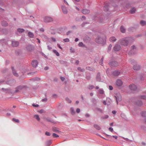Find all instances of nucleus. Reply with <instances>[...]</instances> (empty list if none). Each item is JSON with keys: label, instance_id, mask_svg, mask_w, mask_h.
Masks as SVG:
<instances>
[{"label": "nucleus", "instance_id": "e2e57ef3", "mask_svg": "<svg viewBox=\"0 0 146 146\" xmlns=\"http://www.w3.org/2000/svg\"><path fill=\"white\" fill-rule=\"evenodd\" d=\"M60 78L62 81H64L65 79V78L62 77H60Z\"/></svg>", "mask_w": 146, "mask_h": 146}, {"label": "nucleus", "instance_id": "4468645a", "mask_svg": "<svg viewBox=\"0 0 146 146\" xmlns=\"http://www.w3.org/2000/svg\"><path fill=\"white\" fill-rule=\"evenodd\" d=\"M26 49L29 51H31L34 48V47L31 45H29L27 46Z\"/></svg>", "mask_w": 146, "mask_h": 146}, {"label": "nucleus", "instance_id": "c85d7f7f", "mask_svg": "<svg viewBox=\"0 0 146 146\" xmlns=\"http://www.w3.org/2000/svg\"><path fill=\"white\" fill-rule=\"evenodd\" d=\"M135 9L134 8H133L130 10V12L131 14H133L135 13Z\"/></svg>", "mask_w": 146, "mask_h": 146}, {"label": "nucleus", "instance_id": "e433bc0d", "mask_svg": "<svg viewBox=\"0 0 146 146\" xmlns=\"http://www.w3.org/2000/svg\"><path fill=\"white\" fill-rule=\"evenodd\" d=\"M77 69L80 72H84L85 71V69L84 68H82L80 67H78Z\"/></svg>", "mask_w": 146, "mask_h": 146}, {"label": "nucleus", "instance_id": "680f3d73", "mask_svg": "<svg viewBox=\"0 0 146 146\" xmlns=\"http://www.w3.org/2000/svg\"><path fill=\"white\" fill-rule=\"evenodd\" d=\"M80 111V110L79 108H77L76 110V112L77 113H79Z\"/></svg>", "mask_w": 146, "mask_h": 146}, {"label": "nucleus", "instance_id": "3c124183", "mask_svg": "<svg viewBox=\"0 0 146 146\" xmlns=\"http://www.w3.org/2000/svg\"><path fill=\"white\" fill-rule=\"evenodd\" d=\"M60 63H61L62 64H65L66 63V62L63 60H60Z\"/></svg>", "mask_w": 146, "mask_h": 146}, {"label": "nucleus", "instance_id": "b1692460", "mask_svg": "<svg viewBox=\"0 0 146 146\" xmlns=\"http://www.w3.org/2000/svg\"><path fill=\"white\" fill-rule=\"evenodd\" d=\"M121 31L122 33H125V29L123 26H121L120 27Z\"/></svg>", "mask_w": 146, "mask_h": 146}, {"label": "nucleus", "instance_id": "9b49d317", "mask_svg": "<svg viewBox=\"0 0 146 146\" xmlns=\"http://www.w3.org/2000/svg\"><path fill=\"white\" fill-rule=\"evenodd\" d=\"M122 83H123L121 80L119 79L117 80L116 82V85L118 86H121Z\"/></svg>", "mask_w": 146, "mask_h": 146}, {"label": "nucleus", "instance_id": "79ce46f5", "mask_svg": "<svg viewBox=\"0 0 146 146\" xmlns=\"http://www.w3.org/2000/svg\"><path fill=\"white\" fill-rule=\"evenodd\" d=\"M141 115L143 117H146V111H143L141 113Z\"/></svg>", "mask_w": 146, "mask_h": 146}, {"label": "nucleus", "instance_id": "7c9ffc66", "mask_svg": "<svg viewBox=\"0 0 146 146\" xmlns=\"http://www.w3.org/2000/svg\"><path fill=\"white\" fill-rule=\"evenodd\" d=\"M28 35L30 38H33L34 37V35L33 33L30 32H29L28 33Z\"/></svg>", "mask_w": 146, "mask_h": 146}, {"label": "nucleus", "instance_id": "473e14b6", "mask_svg": "<svg viewBox=\"0 0 146 146\" xmlns=\"http://www.w3.org/2000/svg\"><path fill=\"white\" fill-rule=\"evenodd\" d=\"M108 7L109 6L108 5H106L104 6V11H108Z\"/></svg>", "mask_w": 146, "mask_h": 146}, {"label": "nucleus", "instance_id": "6e6d98bb", "mask_svg": "<svg viewBox=\"0 0 146 146\" xmlns=\"http://www.w3.org/2000/svg\"><path fill=\"white\" fill-rule=\"evenodd\" d=\"M63 40L64 42H69L70 41V40L68 38H66L64 39Z\"/></svg>", "mask_w": 146, "mask_h": 146}, {"label": "nucleus", "instance_id": "a18cd8bd", "mask_svg": "<svg viewBox=\"0 0 146 146\" xmlns=\"http://www.w3.org/2000/svg\"><path fill=\"white\" fill-rule=\"evenodd\" d=\"M52 136L53 137L55 138L58 137H59V135L55 133H53Z\"/></svg>", "mask_w": 146, "mask_h": 146}, {"label": "nucleus", "instance_id": "864d4df0", "mask_svg": "<svg viewBox=\"0 0 146 146\" xmlns=\"http://www.w3.org/2000/svg\"><path fill=\"white\" fill-rule=\"evenodd\" d=\"M141 98L142 99L146 100V96L142 95L141 96Z\"/></svg>", "mask_w": 146, "mask_h": 146}, {"label": "nucleus", "instance_id": "bf43d9fd", "mask_svg": "<svg viewBox=\"0 0 146 146\" xmlns=\"http://www.w3.org/2000/svg\"><path fill=\"white\" fill-rule=\"evenodd\" d=\"M39 112L40 113H42L45 112V111L42 109L40 110Z\"/></svg>", "mask_w": 146, "mask_h": 146}, {"label": "nucleus", "instance_id": "2f4dec72", "mask_svg": "<svg viewBox=\"0 0 146 146\" xmlns=\"http://www.w3.org/2000/svg\"><path fill=\"white\" fill-rule=\"evenodd\" d=\"M140 24L142 26H144L146 25V23L145 21L143 20L141 21Z\"/></svg>", "mask_w": 146, "mask_h": 146}, {"label": "nucleus", "instance_id": "dca6fc26", "mask_svg": "<svg viewBox=\"0 0 146 146\" xmlns=\"http://www.w3.org/2000/svg\"><path fill=\"white\" fill-rule=\"evenodd\" d=\"M120 74V72L118 70H115L113 72V74L115 76H117Z\"/></svg>", "mask_w": 146, "mask_h": 146}, {"label": "nucleus", "instance_id": "69168bd1", "mask_svg": "<svg viewBox=\"0 0 146 146\" xmlns=\"http://www.w3.org/2000/svg\"><path fill=\"white\" fill-rule=\"evenodd\" d=\"M109 89L110 90H112L113 89V87L111 86H109Z\"/></svg>", "mask_w": 146, "mask_h": 146}, {"label": "nucleus", "instance_id": "a19ab883", "mask_svg": "<svg viewBox=\"0 0 146 146\" xmlns=\"http://www.w3.org/2000/svg\"><path fill=\"white\" fill-rule=\"evenodd\" d=\"M94 86L92 85H89L88 87V88L89 90H92L94 88Z\"/></svg>", "mask_w": 146, "mask_h": 146}, {"label": "nucleus", "instance_id": "ddd939ff", "mask_svg": "<svg viewBox=\"0 0 146 146\" xmlns=\"http://www.w3.org/2000/svg\"><path fill=\"white\" fill-rule=\"evenodd\" d=\"M90 10L87 9H83L82 11V13L84 14H88L90 13Z\"/></svg>", "mask_w": 146, "mask_h": 146}, {"label": "nucleus", "instance_id": "2eb2a0df", "mask_svg": "<svg viewBox=\"0 0 146 146\" xmlns=\"http://www.w3.org/2000/svg\"><path fill=\"white\" fill-rule=\"evenodd\" d=\"M140 66L139 65L137 64L134 65L133 66V69L135 70H138L140 69Z\"/></svg>", "mask_w": 146, "mask_h": 146}, {"label": "nucleus", "instance_id": "6e6552de", "mask_svg": "<svg viewBox=\"0 0 146 146\" xmlns=\"http://www.w3.org/2000/svg\"><path fill=\"white\" fill-rule=\"evenodd\" d=\"M121 48L120 46L117 44H115L113 48V50L115 51H118Z\"/></svg>", "mask_w": 146, "mask_h": 146}, {"label": "nucleus", "instance_id": "bb28decb", "mask_svg": "<svg viewBox=\"0 0 146 146\" xmlns=\"http://www.w3.org/2000/svg\"><path fill=\"white\" fill-rule=\"evenodd\" d=\"M94 126L96 129L98 130H100L101 129L100 127L97 124H94Z\"/></svg>", "mask_w": 146, "mask_h": 146}, {"label": "nucleus", "instance_id": "338daca9", "mask_svg": "<svg viewBox=\"0 0 146 146\" xmlns=\"http://www.w3.org/2000/svg\"><path fill=\"white\" fill-rule=\"evenodd\" d=\"M32 106H33V107H37L39 105H38V104H36V105H35L34 104H32Z\"/></svg>", "mask_w": 146, "mask_h": 146}, {"label": "nucleus", "instance_id": "4d7b16f0", "mask_svg": "<svg viewBox=\"0 0 146 146\" xmlns=\"http://www.w3.org/2000/svg\"><path fill=\"white\" fill-rule=\"evenodd\" d=\"M96 109L98 111H100L101 113H102L103 112V110L101 109L98 108H96Z\"/></svg>", "mask_w": 146, "mask_h": 146}, {"label": "nucleus", "instance_id": "f3484780", "mask_svg": "<svg viewBox=\"0 0 146 146\" xmlns=\"http://www.w3.org/2000/svg\"><path fill=\"white\" fill-rule=\"evenodd\" d=\"M104 134L106 136L109 137V139H111V137H112L113 138H115V139H117V136L116 135H113L112 136H111V135H108L105 133H104Z\"/></svg>", "mask_w": 146, "mask_h": 146}, {"label": "nucleus", "instance_id": "f704fd0d", "mask_svg": "<svg viewBox=\"0 0 146 146\" xmlns=\"http://www.w3.org/2000/svg\"><path fill=\"white\" fill-rule=\"evenodd\" d=\"M34 117L35 118V119L37 120L38 121H39L40 120V118L39 117V115H37L36 114L34 116Z\"/></svg>", "mask_w": 146, "mask_h": 146}, {"label": "nucleus", "instance_id": "72a5a7b5", "mask_svg": "<svg viewBox=\"0 0 146 146\" xmlns=\"http://www.w3.org/2000/svg\"><path fill=\"white\" fill-rule=\"evenodd\" d=\"M17 31L19 33H22L25 31V30L23 29L18 28L17 29Z\"/></svg>", "mask_w": 146, "mask_h": 146}, {"label": "nucleus", "instance_id": "37998d69", "mask_svg": "<svg viewBox=\"0 0 146 146\" xmlns=\"http://www.w3.org/2000/svg\"><path fill=\"white\" fill-rule=\"evenodd\" d=\"M104 57H102V58L101 60H100V62H99V63L102 66L103 65V60H104Z\"/></svg>", "mask_w": 146, "mask_h": 146}, {"label": "nucleus", "instance_id": "13d9d810", "mask_svg": "<svg viewBox=\"0 0 146 146\" xmlns=\"http://www.w3.org/2000/svg\"><path fill=\"white\" fill-rule=\"evenodd\" d=\"M48 145H50L51 143H52V141L51 140H49L47 142Z\"/></svg>", "mask_w": 146, "mask_h": 146}, {"label": "nucleus", "instance_id": "0e129e2a", "mask_svg": "<svg viewBox=\"0 0 146 146\" xmlns=\"http://www.w3.org/2000/svg\"><path fill=\"white\" fill-rule=\"evenodd\" d=\"M106 101L107 102L108 101V102H109V104L110 103V101L111 102V100L109 98H107L106 99Z\"/></svg>", "mask_w": 146, "mask_h": 146}, {"label": "nucleus", "instance_id": "1a4fd4ad", "mask_svg": "<svg viewBox=\"0 0 146 146\" xmlns=\"http://www.w3.org/2000/svg\"><path fill=\"white\" fill-rule=\"evenodd\" d=\"M136 48L135 46L134 45H133L131 46V50L129 52V55H132L134 54L135 53H133V50L134 49H135Z\"/></svg>", "mask_w": 146, "mask_h": 146}, {"label": "nucleus", "instance_id": "c756f323", "mask_svg": "<svg viewBox=\"0 0 146 146\" xmlns=\"http://www.w3.org/2000/svg\"><path fill=\"white\" fill-rule=\"evenodd\" d=\"M136 104L138 106H140L142 104V102L141 101H138L136 102Z\"/></svg>", "mask_w": 146, "mask_h": 146}, {"label": "nucleus", "instance_id": "f8f14e48", "mask_svg": "<svg viewBox=\"0 0 146 146\" xmlns=\"http://www.w3.org/2000/svg\"><path fill=\"white\" fill-rule=\"evenodd\" d=\"M96 79L97 81L98 82L101 81V79L100 77V74L99 72H98L96 76Z\"/></svg>", "mask_w": 146, "mask_h": 146}, {"label": "nucleus", "instance_id": "603ef678", "mask_svg": "<svg viewBox=\"0 0 146 146\" xmlns=\"http://www.w3.org/2000/svg\"><path fill=\"white\" fill-rule=\"evenodd\" d=\"M86 78L87 80H89L90 79L91 76L90 75H86Z\"/></svg>", "mask_w": 146, "mask_h": 146}, {"label": "nucleus", "instance_id": "20e7f679", "mask_svg": "<svg viewBox=\"0 0 146 146\" xmlns=\"http://www.w3.org/2000/svg\"><path fill=\"white\" fill-rule=\"evenodd\" d=\"M53 20V19L51 17H46L44 18V21L45 23L51 22H52Z\"/></svg>", "mask_w": 146, "mask_h": 146}, {"label": "nucleus", "instance_id": "0eeeda50", "mask_svg": "<svg viewBox=\"0 0 146 146\" xmlns=\"http://www.w3.org/2000/svg\"><path fill=\"white\" fill-rule=\"evenodd\" d=\"M19 43L18 41H12V45L13 47H16L19 46Z\"/></svg>", "mask_w": 146, "mask_h": 146}, {"label": "nucleus", "instance_id": "ea45409f", "mask_svg": "<svg viewBox=\"0 0 146 146\" xmlns=\"http://www.w3.org/2000/svg\"><path fill=\"white\" fill-rule=\"evenodd\" d=\"M45 98H44L42 99V102H46L47 100V99L46 98V94H45Z\"/></svg>", "mask_w": 146, "mask_h": 146}, {"label": "nucleus", "instance_id": "052dcab7", "mask_svg": "<svg viewBox=\"0 0 146 146\" xmlns=\"http://www.w3.org/2000/svg\"><path fill=\"white\" fill-rule=\"evenodd\" d=\"M109 130L111 132H112L113 131V128L111 127H110L109 128Z\"/></svg>", "mask_w": 146, "mask_h": 146}, {"label": "nucleus", "instance_id": "de8ad7c7", "mask_svg": "<svg viewBox=\"0 0 146 146\" xmlns=\"http://www.w3.org/2000/svg\"><path fill=\"white\" fill-rule=\"evenodd\" d=\"M112 46L111 44H110L109 45V46L108 47V52L110 51L111 50Z\"/></svg>", "mask_w": 146, "mask_h": 146}, {"label": "nucleus", "instance_id": "8fccbe9b", "mask_svg": "<svg viewBox=\"0 0 146 146\" xmlns=\"http://www.w3.org/2000/svg\"><path fill=\"white\" fill-rule=\"evenodd\" d=\"M5 39H3L0 40V43H3L5 42Z\"/></svg>", "mask_w": 146, "mask_h": 146}, {"label": "nucleus", "instance_id": "cd10ccee", "mask_svg": "<svg viewBox=\"0 0 146 146\" xmlns=\"http://www.w3.org/2000/svg\"><path fill=\"white\" fill-rule=\"evenodd\" d=\"M70 110L71 114L72 115H74L75 113V112L74 111V108L73 107L71 108L70 109Z\"/></svg>", "mask_w": 146, "mask_h": 146}, {"label": "nucleus", "instance_id": "f03ea898", "mask_svg": "<svg viewBox=\"0 0 146 146\" xmlns=\"http://www.w3.org/2000/svg\"><path fill=\"white\" fill-rule=\"evenodd\" d=\"M95 40L97 43L101 44L103 43L104 41L106 40V38L105 37L103 38L101 36H98L96 38Z\"/></svg>", "mask_w": 146, "mask_h": 146}, {"label": "nucleus", "instance_id": "412c9836", "mask_svg": "<svg viewBox=\"0 0 146 146\" xmlns=\"http://www.w3.org/2000/svg\"><path fill=\"white\" fill-rule=\"evenodd\" d=\"M86 70L90 71H95V69L93 67L87 66L86 67Z\"/></svg>", "mask_w": 146, "mask_h": 146}, {"label": "nucleus", "instance_id": "4c0bfd02", "mask_svg": "<svg viewBox=\"0 0 146 146\" xmlns=\"http://www.w3.org/2000/svg\"><path fill=\"white\" fill-rule=\"evenodd\" d=\"M99 93L102 94H104V92L103 89H100L99 90Z\"/></svg>", "mask_w": 146, "mask_h": 146}, {"label": "nucleus", "instance_id": "7ed1b4c3", "mask_svg": "<svg viewBox=\"0 0 146 146\" xmlns=\"http://www.w3.org/2000/svg\"><path fill=\"white\" fill-rule=\"evenodd\" d=\"M26 88V86H25L22 85L19 86L16 88V90L15 91V92L17 93Z\"/></svg>", "mask_w": 146, "mask_h": 146}, {"label": "nucleus", "instance_id": "a878e982", "mask_svg": "<svg viewBox=\"0 0 146 146\" xmlns=\"http://www.w3.org/2000/svg\"><path fill=\"white\" fill-rule=\"evenodd\" d=\"M1 90L5 93L8 92H9L10 91V89H9L4 88H2Z\"/></svg>", "mask_w": 146, "mask_h": 146}, {"label": "nucleus", "instance_id": "5fc2aeb1", "mask_svg": "<svg viewBox=\"0 0 146 146\" xmlns=\"http://www.w3.org/2000/svg\"><path fill=\"white\" fill-rule=\"evenodd\" d=\"M45 134L47 136H50L51 135V134L50 133L46 131L45 132Z\"/></svg>", "mask_w": 146, "mask_h": 146}, {"label": "nucleus", "instance_id": "393cba45", "mask_svg": "<svg viewBox=\"0 0 146 146\" xmlns=\"http://www.w3.org/2000/svg\"><path fill=\"white\" fill-rule=\"evenodd\" d=\"M116 40V38L114 36L111 37L109 38V40L111 42H115Z\"/></svg>", "mask_w": 146, "mask_h": 146}, {"label": "nucleus", "instance_id": "774afa93", "mask_svg": "<svg viewBox=\"0 0 146 146\" xmlns=\"http://www.w3.org/2000/svg\"><path fill=\"white\" fill-rule=\"evenodd\" d=\"M40 31L41 32H43L44 31V29L43 28H41L40 29Z\"/></svg>", "mask_w": 146, "mask_h": 146}, {"label": "nucleus", "instance_id": "6ab92c4d", "mask_svg": "<svg viewBox=\"0 0 146 146\" xmlns=\"http://www.w3.org/2000/svg\"><path fill=\"white\" fill-rule=\"evenodd\" d=\"M62 12L64 14H66L67 13L68 11L66 8V7L64 6H62Z\"/></svg>", "mask_w": 146, "mask_h": 146}, {"label": "nucleus", "instance_id": "09e8293b", "mask_svg": "<svg viewBox=\"0 0 146 146\" xmlns=\"http://www.w3.org/2000/svg\"><path fill=\"white\" fill-rule=\"evenodd\" d=\"M66 100L68 103H70L71 102V101L68 98H66Z\"/></svg>", "mask_w": 146, "mask_h": 146}, {"label": "nucleus", "instance_id": "f257e3e1", "mask_svg": "<svg viewBox=\"0 0 146 146\" xmlns=\"http://www.w3.org/2000/svg\"><path fill=\"white\" fill-rule=\"evenodd\" d=\"M134 39L131 37H127L120 40L119 43L122 45L127 46L133 42Z\"/></svg>", "mask_w": 146, "mask_h": 146}, {"label": "nucleus", "instance_id": "c03bdc74", "mask_svg": "<svg viewBox=\"0 0 146 146\" xmlns=\"http://www.w3.org/2000/svg\"><path fill=\"white\" fill-rule=\"evenodd\" d=\"M78 46L79 47L84 46V45L82 42H80L78 44Z\"/></svg>", "mask_w": 146, "mask_h": 146}, {"label": "nucleus", "instance_id": "9d476101", "mask_svg": "<svg viewBox=\"0 0 146 146\" xmlns=\"http://www.w3.org/2000/svg\"><path fill=\"white\" fill-rule=\"evenodd\" d=\"M130 89L132 90L135 91L137 89V88L135 85L134 84L130 85L129 86Z\"/></svg>", "mask_w": 146, "mask_h": 146}, {"label": "nucleus", "instance_id": "4be33fe9", "mask_svg": "<svg viewBox=\"0 0 146 146\" xmlns=\"http://www.w3.org/2000/svg\"><path fill=\"white\" fill-rule=\"evenodd\" d=\"M52 130L53 131L56 133H59L60 132V131L58 130V128L57 127H52Z\"/></svg>", "mask_w": 146, "mask_h": 146}, {"label": "nucleus", "instance_id": "49530a36", "mask_svg": "<svg viewBox=\"0 0 146 146\" xmlns=\"http://www.w3.org/2000/svg\"><path fill=\"white\" fill-rule=\"evenodd\" d=\"M88 24V22H84L83 23L81 24V26L82 27H83L86 24Z\"/></svg>", "mask_w": 146, "mask_h": 146}, {"label": "nucleus", "instance_id": "aec40b11", "mask_svg": "<svg viewBox=\"0 0 146 146\" xmlns=\"http://www.w3.org/2000/svg\"><path fill=\"white\" fill-rule=\"evenodd\" d=\"M11 68L12 70L13 73L14 75L16 77H18L19 76V75L14 70L13 67H12Z\"/></svg>", "mask_w": 146, "mask_h": 146}, {"label": "nucleus", "instance_id": "39448f33", "mask_svg": "<svg viewBox=\"0 0 146 146\" xmlns=\"http://www.w3.org/2000/svg\"><path fill=\"white\" fill-rule=\"evenodd\" d=\"M110 65L112 67H115L118 65V63L115 61L110 62L109 63Z\"/></svg>", "mask_w": 146, "mask_h": 146}, {"label": "nucleus", "instance_id": "c9c22d12", "mask_svg": "<svg viewBox=\"0 0 146 146\" xmlns=\"http://www.w3.org/2000/svg\"><path fill=\"white\" fill-rule=\"evenodd\" d=\"M53 51L57 56H60V54L56 50H53Z\"/></svg>", "mask_w": 146, "mask_h": 146}, {"label": "nucleus", "instance_id": "423d86ee", "mask_svg": "<svg viewBox=\"0 0 146 146\" xmlns=\"http://www.w3.org/2000/svg\"><path fill=\"white\" fill-rule=\"evenodd\" d=\"M38 62L37 60H33L31 62V65L34 68H36L38 66Z\"/></svg>", "mask_w": 146, "mask_h": 146}, {"label": "nucleus", "instance_id": "a211bd4d", "mask_svg": "<svg viewBox=\"0 0 146 146\" xmlns=\"http://www.w3.org/2000/svg\"><path fill=\"white\" fill-rule=\"evenodd\" d=\"M46 121H47L50 122L52 123H56L51 118H50L49 117L46 118Z\"/></svg>", "mask_w": 146, "mask_h": 146}, {"label": "nucleus", "instance_id": "58836bf2", "mask_svg": "<svg viewBox=\"0 0 146 146\" xmlns=\"http://www.w3.org/2000/svg\"><path fill=\"white\" fill-rule=\"evenodd\" d=\"M12 120L16 123H19V120L18 119L13 118L12 119Z\"/></svg>", "mask_w": 146, "mask_h": 146}, {"label": "nucleus", "instance_id": "5701e85b", "mask_svg": "<svg viewBox=\"0 0 146 146\" xmlns=\"http://www.w3.org/2000/svg\"><path fill=\"white\" fill-rule=\"evenodd\" d=\"M1 24L3 27H5L8 25V24L5 21H3L1 23Z\"/></svg>", "mask_w": 146, "mask_h": 146}]
</instances>
